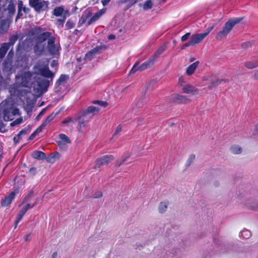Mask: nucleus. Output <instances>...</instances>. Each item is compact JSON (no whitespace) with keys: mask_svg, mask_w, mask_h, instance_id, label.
Listing matches in <instances>:
<instances>
[{"mask_svg":"<svg viewBox=\"0 0 258 258\" xmlns=\"http://www.w3.org/2000/svg\"><path fill=\"white\" fill-rule=\"evenodd\" d=\"M49 61L47 59L39 60L34 66V73L45 78L38 81V85L42 90H45L50 85V83L54 77V73L49 70Z\"/></svg>","mask_w":258,"mask_h":258,"instance_id":"1","label":"nucleus"},{"mask_svg":"<svg viewBox=\"0 0 258 258\" xmlns=\"http://www.w3.org/2000/svg\"><path fill=\"white\" fill-rule=\"evenodd\" d=\"M99 110L100 108L98 107L90 106L80 112L79 116L76 119V121L79 122V130L81 132L84 131L87 123Z\"/></svg>","mask_w":258,"mask_h":258,"instance_id":"2","label":"nucleus"},{"mask_svg":"<svg viewBox=\"0 0 258 258\" xmlns=\"http://www.w3.org/2000/svg\"><path fill=\"white\" fill-rule=\"evenodd\" d=\"M242 20V18H235L228 21L225 24L222 30L217 33L216 39L218 40H221L226 38L234 26L240 22Z\"/></svg>","mask_w":258,"mask_h":258,"instance_id":"3","label":"nucleus"},{"mask_svg":"<svg viewBox=\"0 0 258 258\" xmlns=\"http://www.w3.org/2000/svg\"><path fill=\"white\" fill-rule=\"evenodd\" d=\"M16 84L24 87H31L34 83L33 74L28 71L16 77Z\"/></svg>","mask_w":258,"mask_h":258,"instance_id":"4","label":"nucleus"},{"mask_svg":"<svg viewBox=\"0 0 258 258\" xmlns=\"http://www.w3.org/2000/svg\"><path fill=\"white\" fill-rule=\"evenodd\" d=\"M216 25V24H213L211 26L208 27L203 33L192 34L190 39V43H191L192 45H194L202 42L205 38L215 27Z\"/></svg>","mask_w":258,"mask_h":258,"instance_id":"5","label":"nucleus"},{"mask_svg":"<svg viewBox=\"0 0 258 258\" xmlns=\"http://www.w3.org/2000/svg\"><path fill=\"white\" fill-rule=\"evenodd\" d=\"M154 58L151 57L148 60L143 63L140 66H139L138 62H136L132 69L130 71V74H134L137 71H143L145 70L150 68L151 66L153 65L155 62Z\"/></svg>","mask_w":258,"mask_h":258,"instance_id":"6","label":"nucleus"},{"mask_svg":"<svg viewBox=\"0 0 258 258\" xmlns=\"http://www.w3.org/2000/svg\"><path fill=\"white\" fill-rule=\"evenodd\" d=\"M203 81H208L210 82L209 88L212 89L213 88L218 86L219 84H221L223 82H228V80L223 79L217 78L215 75H212L208 77H205L203 78Z\"/></svg>","mask_w":258,"mask_h":258,"instance_id":"7","label":"nucleus"},{"mask_svg":"<svg viewBox=\"0 0 258 258\" xmlns=\"http://www.w3.org/2000/svg\"><path fill=\"white\" fill-rule=\"evenodd\" d=\"M30 5L36 11H44L48 8V2L44 0H29Z\"/></svg>","mask_w":258,"mask_h":258,"instance_id":"8","label":"nucleus"},{"mask_svg":"<svg viewBox=\"0 0 258 258\" xmlns=\"http://www.w3.org/2000/svg\"><path fill=\"white\" fill-rule=\"evenodd\" d=\"M47 49L48 51L52 55L57 54L60 46L59 44H55V38L51 37L47 41Z\"/></svg>","mask_w":258,"mask_h":258,"instance_id":"9","label":"nucleus"},{"mask_svg":"<svg viewBox=\"0 0 258 258\" xmlns=\"http://www.w3.org/2000/svg\"><path fill=\"white\" fill-rule=\"evenodd\" d=\"M113 160V157L112 155H109L103 156L96 161V166L94 168H96L101 166L105 165Z\"/></svg>","mask_w":258,"mask_h":258,"instance_id":"10","label":"nucleus"},{"mask_svg":"<svg viewBox=\"0 0 258 258\" xmlns=\"http://www.w3.org/2000/svg\"><path fill=\"white\" fill-rule=\"evenodd\" d=\"M170 101L176 103H187L190 101V99L186 96L179 94H174L171 97Z\"/></svg>","mask_w":258,"mask_h":258,"instance_id":"11","label":"nucleus"},{"mask_svg":"<svg viewBox=\"0 0 258 258\" xmlns=\"http://www.w3.org/2000/svg\"><path fill=\"white\" fill-rule=\"evenodd\" d=\"M52 14L56 17L70 15L69 10L65 9L63 6L55 7L53 11Z\"/></svg>","mask_w":258,"mask_h":258,"instance_id":"12","label":"nucleus"},{"mask_svg":"<svg viewBox=\"0 0 258 258\" xmlns=\"http://www.w3.org/2000/svg\"><path fill=\"white\" fill-rule=\"evenodd\" d=\"M14 0H2V2L5 4L3 11H8L10 14H13L15 12V7L14 3Z\"/></svg>","mask_w":258,"mask_h":258,"instance_id":"13","label":"nucleus"},{"mask_svg":"<svg viewBox=\"0 0 258 258\" xmlns=\"http://www.w3.org/2000/svg\"><path fill=\"white\" fill-rule=\"evenodd\" d=\"M106 11V8H103L97 13H95L94 15L87 22V25H90L94 22L98 20L105 13Z\"/></svg>","mask_w":258,"mask_h":258,"instance_id":"14","label":"nucleus"},{"mask_svg":"<svg viewBox=\"0 0 258 258\" xmlns=\"http://www.w3.org/2000/svg\"><path fill=\"white\" fill-rule=\"evenodd\" d=\"M18 192V189H15L14 191L11 192L9 196L6 197L5 199L3 200L2 202V205L3 206H7L9 205L11 203L16 195Z\"/></svg>","mask_w":258,"mask_h":258,"instance_id":"15","label":"nucleus"},{"mask_svg":"<svg viewBox=\"0 0 258 258\" xmlns=\"http://www.w3.org/2000/svg\"><path fill=\"white\" fill-rule=\"evenodd\" d=\"M14 56V51L12 49L11 50L7 55V60L4 62V70L6 71H10L11 70V61L12 59Z\"/></svg>","mask_w":258,"mask_h":258,"instance_id":"16","label":"nucleus"},{"mask_svg":"<svg viewBox=\"0 0 258 258\" xmlns=\"http://www.w3.org/2000/svg\"><path fill=\"white\" fill-rule=\"evenodd\" d=\"M182 91L184 93L194 95L198 94V89L191 85L187 84L183 86Z\"/></svg>","mask_w":258,"mask_h":258,"instance_id":"17","label":"nucleus"},{"mask_svg":"<svg viewBox=\"0 0 258 258\" xmlns=\"http://www.w3.org/2000/svg\"><path fill=\"white\" fill-rule=\"evenodd\" d=\"M51 37H53L52 36L51 33L49 32H43L37 36L36 38V41L43 43L47 39L48 40L49 38H51Z\"/></svg>","mask_w":258,"mask_h":258,"instance_id":"18","label":"nucleus"},{"mask_svg":"<svg viewBox=\"0 0 258 258\" xmlns=\"http://www.w3.org/2000/svg\"><path fill=\"white\" fill-rule=\"evenodd\" d=\"M12 106H6L3 110V118L5 121H9L10 120H13V117L12 115Z\"/></svg>","mask_w":258,"mask_h":258,"instance_id":"19","label":"nucleus"},{"mask_svg":"<svg viewBox=\"0 0 258 258\" xmlns=\"http://www.w3.org/2000/svg\"><path fill=\"white\" fill-rule=\"evenodd\" d=\"M45 48V43L36 41V44L34 47V52L37 55H40L44 51Z\"/></svg>","mask_w":258,"mask_h":258,"instance_id":"20","label":"nucleus"},{"mask_svg":"<svg viewBox=\"0 0 258 258\" xmlns=\"http://www.w3.org/2000/svg\"><path fill=\"white\" fill-rule=\"evenodd\" d=\"M29 208H31V205H30V204L28 203L27 205H26V206H24L22 209V210H21V211L20 212V213L18 216L17 220L15 222V227H16L17 226L18 224L19 223L20 221L22 219V218H23L24 215L25 214L26 212L27 211V210Z\"/></svg>","mask_w":258,"mask_h":258,"instance_id":"21","label":"nucleus"},{"mask_svg":"<svg viewBox=\"0 0 258 258\" xmlns=\"http://www.w3.org/2000/svg\"><path fill=\"white\" fill-rule=\"evenodd\" d=\"M10 22L8 20H2L0 22V34H3L7 31L9 28Z\"/></svg>","mask_w":258,"mask_h":258,"instance_id":"22","label":"nucleus"},{"mask_svg":"<svg viewBox=\"0 0 258 258\" xmlns=\"http://www.w3.org/2000/svg\"><path fill=\"white\" fill-rule=\"evenodd\" d=\"M99 50L100 48L99 47H96L88 52L85 55V59L87 60H91L96 54L98 53Z\"/></svg>","mask_w":258,"mask_h":258,"instance_id":"23","label":"nucleus"},{"mask_svg":"<svg viewBox=\"0 0 258 258\" xmlns=\"http://www.w3.org/2000/svg\"><path fill=\"white\" fill-rule=\"evenodd\" d=\"M169 205V202L167 201H164L160 203L158 210L159 213H164L167 209Z\"/></svg>","mask_w":258,"mask_h":258,"instance_id":"24","label":"nucleus"},{"mask_svg":"<svg viewBox=\"0 0 258 258\" xmlns=\"http://www.w3.org/2000/svg\"><path fill=\"white\" fill-rule=\"evenodd\" d=\"M199 63V62L198 61L191 64L186 69V74L188 75H192L198 67Z\"/></svg>","mask_w":258,"mask_h":258,"instance_id":"25","label":"nucleus"},{"mask_svg":"<svg viewBox=\"0 0 258 258\" xmlns=\"http://www.w3.org/2000/svg\"><path fill=\"white\" fill-rule=\"evenodd\" d=\"M230 150L231 152L234 154H239L242 152V148L237 145H234L230 147Z\"/></svg>","mask_w":258,"mask_h":258,"instance_id":"26","label":"nucleus"},{"mask_svg":"<svg viewBox=\"0 0 258 258\" xmlns=\"http://www.w3.org/2000/svg\"><path fill=\"white\" fill-rule=\"evenodd\" d=\"M32 157L35 159L41 160L45 158V154L41 151H36L33 153Z\"/></svg>","mask_w":258,"mask_h":258,"instance_id":"27","label":"nucleus"},{"mask_svg":"<svg viewBox=\"0 0 258 258\" xmlns=\"http://www.w3.org/2000/svg\"><path fill=\"white\" fill-rule=\"evenodd\" d=\"M166 46L165 45H162L158 49L155 53L154 55L152 57L154 58V60L155 61L156 58L158 57L160 54H161L166 49Z\"/></svg>","mask_w":258,"mask_h":258,"instance_id":"28","label":"nucleus"},{"mask_svg":"<svg viewBox=\"0 0 258 258\" xmlns=\"http://www.w3.org/2000/svg\"><path fill=\"white\" fill-rule=\"evenodd\" d=\"M240 236L244 239H248L251 236V232L246 229H243L240 233Z\"/></svg>","mask_w":258,"mask_h":258,"instance_id":"29","label":"nucleus"},{"mask_svg":"<svg viewBox=\"0 0 258 258\" xmlns=\"http://www.w3.org/2000/svg\"><path fill=\"white\" fill-rule=\"evenodd\" d=\"M91 14L89 11H85L82 15L80 19V22L82 24H84L87 22V20L90 17Z\"/></svg>","mask_w":258,"mask_h":258,"instance_id":"30","label":"nucleus"},{"mask_svg":"<svg viewBox=\"0 0 258 258\" xmlns=\"http://www.w3.org/2000/svg\"><path fill=\"white\" fill-rule=\"evenodd\" d=\"M245 66L249 69L254 68L258 66V62L254 61H247L245 63Z\"/></svg>","mask_w":258,"mask_h":258,"instance_id":"31","label":"nucleus"},{"mask_svg":"<svg viewBox=\"0 0 258 258\" xmlns=\"http://www.w3.org/2000/svg\"><path fill=\"white\" fill-rule=\"evenodd\" d=\"M54 114H50L46 118L41 124L45 127L54 119Z\"/></svg>","mask_w":258,"mask_h":258,"instance_id":"32","label":"nucleus"},{"mask_svg":"<svg viewBox=\"0 0 258 258\" xmlns=\"http://www.w3.org/2000/svg\"><path fill=\"white\" fill-rule=\"evenodd\" d=\"M18 39L17 35H13L9 38V42L7 43L9 44V48H10L11 45H13L17 41Z\"/></svg>","mask_w":258,"mask_h":258,"instance_id":"33","label":"nucleus"},{"mask_svg":"<svg viewBox=\"0 0 258 258\" xmlns=\"http://www.w3.org/2000/svg\"><path fill=\"white\" fill-rule=\"evenodd\" d=\"M153 7V2L151 0L146 1L143 4V9L145 11L151 9Z\"/></svg>","mask_w":258,"mask_h":258,"instance_id":"34","label":"nucleus"},{"mask_svg":"<svg viewBox=\"0 0 258 258\" xmlns=\"http://www.w3.org/2000/svg\"><path fill=\"white\" fill-rule=\"evenodd\" d=\"M68 79V76L64 75H61L58 80H57L56 83L58 85H61L63 83H64Z\"/></svg>","mask_w":258,"mask_h":258,"instance_id":"35","label":"nucleus"},{"mask_svg":"<svg viewBox=\"0 0 258 258\" xmlns=\"http://www.w3.org/2000/svg\"><path fill=\"white\" fill-rule=\"evenodd\" d=\"M59 139L61 141L64 142L65 143H71V141L69 138L64 134H61L59 135Z\"/></svg>","mask_w":258,"mask_h":258,"instance_id":"36","label":"nucleus"},{"mask_svg":"<svg viewBox=\"0 0 258 258\" xmlns=\"http://www.w3.org/2000/svg\"><path fill=\"white\" fill-rule=\"evenodd\" d=\"M68 16H63V17H62V18L57 19L56 23V25L58 27H62L66 19Z\"/></svg>","mask_w":258,"mask_h":258,"instance_id":"37","label":"nucleus"},{"mask_svg":"<svg viewBox=\"0 0 258 258\" xmlns=\"http://www.w3.org/2000/svg\"><path fill=\"white\" fill-rule=\"evenodd\" d=\"M22 121H23V118L22 117H20L16 119L14 121L12 122L11 123V125L12 126H14L19 125L22 123Z\"/></svg>","mask_w":258,"mask_h":258,"instance_id":"38","label":"nucleus"},{"mask_svg":"<svg viewBox=\"0 0 258 258\" xmlns=\"http://www.w3.org/2000/svg\"><path fill=\"white\" fill-rule=\"evenodd\" d=\"M75 26V23L73 22L72 20L69 19L66 24V27L67 28V29H72L73 28H74Z\"/></svg>","mask_w":258,"mask_h":258,"instance_id":"39","label":"nucleus"},{"mask_svg":"<svg viewBox=\"0 0 258 258\" xmlns=\"http://www.w3.org/2000/svg\"><path fill=\"white\" fill-rule=\"evenodd\" d=\"M195 158V156L193 154H191L189 156V158H188V160H187L186 165L187 166L191 164V163H192L193 162Z\"/></svg>","mask_w":258,"mask_h":258,"instance_id":"40","label":"nucleus"},{"mask_svg":"<svg viewBox=\"0 0 258 258\" xmlns=\"http://www.w3.org/2000/svg\"><path fill=\"white\" fill-rule=\"evenodd\" d=\"M45 29L42 28L40 27H36L33 29L34 33L38 34L41 33L42 31H44Z\"/></svg>","mask_w":258,"mask_h":258,"instance_id":"41","label":"nucleus"},{"mask_svg":"<svg viewBox=\"0 0 258 258\" xmlns=\"http://www.w3.org/2000/svg\"><path fill=\"white\" fill-rule=\"evenodd\" d=\"M95 104H97L100 106H103L105 107L107 105V103L105 101H95L93 102Z\"/></svg>","mask_w":258,"mask_h":258,"instance_id":"42","label":"nucleus"},{"mask_svg":"<svg viewBox=\"0 0 258 258\" xmlns=\"http://www.w3.org/2000/svg\"><path fill=\"white\" fill-rule=\"evenodd\" d=\"M11 112H12L11 115H13V117H14V116H15L16 115L20 114V111H19V109L18 108L13 109L12 107Z\"/></svg>","mask_w":258,"mask_h":258,"instance_id":"43","label":"nucleus"},{"mask_svg":"<svg viewBox=\"0 0 258 258\" xmlns=\"http://www.w3.org/2000/svg\"><path fill=\"white\" fill-rule=\"evenodd\" d=\"M190 36V33L189 32L186 33L185 34L181 37V40L182 42H184L187 40Z\"/></svg>","mask_w":258,"mask_h":258,"instance_id":"44","label":"nucleus"},{"mask_svg":"<svg viewBox=\"0 0 258 258\" xmlns=\"http://www.w3.org/2000/svg\"><path fill=\"white\" fill-rule=\"evenodd\" d=\"M34 194L33 190H31L29 191L28 194L23 199V202L24 203L26 202L31 196H33Z\"/></svg>","mask_w":258,"mask_h":258,"instance_id":"45","label":"nucleus"},{"mask_svg":"<svg viewBox=\"0 0 258 258\" xmlns=\"http://www.w3.org/2000/svg\"><path fill=\"white\" fill-rule=\"evenodd\" d=\"M46 109H47V107H45L44 108H43L40 112V113L38 114V115L36 116V120H39L40 119V118L41 117V116L44 114V113L45 112V111H46Z\"/></svg>","mask_w":258,"mask_h":258,"instance_id":"46","label":"nucleus"},{"mask_svg":"<svg viewBox=\"0 0 258 258\" xmlns=\"http://www.w3.org/2000/svg\"><path fill=\"white\" fill-rule=\"evenodd\" d=\"M121 131V127L120 125H118L116 128V130L113 135L112 138H114L118 133Z\"/></svg>","mask_w":258,"mask_h":258,"instance_id":"47","label":"nucleus"},{"mask_svg":"<svg viewBox=\"0 0 258 258\" xmlns=\"http://www.w3.org/2000/svg\"><path fill=\"white\" fill-rule=\"evenodd\" d=\"M27 134V130H22L18 134V139H21V137L22 136V135H25Z\"/></svg>","mask_w":258,"mask_h":258,"instance_id":"48","label":"nucleus"},{"mask_svg":"<svg viewBox=\"0 0 258 258\" xmlns=\"http://www.w3.org/2000/svg\"><path fill=\"white\" fill-rule=\"evenodd\" d=\"M72 121H73V120L71 117H68L62 121V123L63 124H66V123H68L69 122H71Z\"/></svg>","mask_w":258,"mask_h":258,"instance_id":"49","label":"nucleus"},{"mask_svg":"<svg viewBox=\"0 0 258 258\" xmlns=\"http://www.w3.org/2000/svg\"><path fill=\"white\" fill-rule=\"evenodd\" d=\"M44 127L43 126H42V124H41V125L38 127L34 132L35 133V134L36 135H37L38 133H40L42 129L44 128Z\"/></svg>","mask_w":258,"mask_h":258,"instance_id":"50","label":"nucleus"},{"mask_svg":"<svg viewBox=\"0 0 258 258\" xmlns=\"http://www.w3.org/2000/svg\"><path fill=\"white\" fill-rule=\"evenodd\" d=\"M191 45H192V44H191V43H190V41L189 40L188 42L184 43L182 46H181V49H184V48H185L186 47H188L189 46H191Z\"/></svg>","mask_w":258,"mask_h":258,"instance_id":"51","label":"nucleus"},{"mask_svg":"<svg viewBox=\"0 0 258 258\" xmlns=\"http://www.w3.org/2000/svg\"><path fill=\"white\" fill-rule=\"evenodd\" d=\"M60 157V154L58 152H55L53 153L52 158L53 159H58Z\"/></svg>","mask_w":258,"mask_h":258,"instance_id":"52","label":"nucleus"},{"mask_svg":"<svg viewBox=\"0 0 258 258\" xmlns=\"http://www.w3.org/2000/svg\"><path fill=\"white\" fill-rule=\"evenodd\" d=\"M111 0H101V3L103 6H107Z\"/></svg>","mask_w":258,"mask_h":258,"instance_id":"53","label":"nucleus"},{"mask_svg":"<svg viewBox=\"0 0 258 258\" xmlns=\"http://www.w3.org/2000/svg\"><path fill=\"white\" fill-rule=\"evenodd\" d=\"M167 256L168 258H172V257H174V258H178L177 256H176L175 255H173V253H171V252H168L167 253Z\"/></svg>","mask_w":258,"mask_h":258,"instance_id":"54","label":"nucleus"},{"mask_svg":"<svg viewBox=\"0 0 258 258\" xmlns=\"http://www.w3.org/2000/svg\"><path fill=\"white\" fill-rule=\"evenodd\" d=\"M57 143L60 148H65V144L62 141H58Z\"/></svg>","mask_w":258,"mask_h":258,"instance_id":"55","label":"nucleus"},{"mask_svg":"<svg viewBox=\"0 0 258 258\" xmlns=\"http://www.w3.org/2000/svg\"><path fill=\"white\" fill-rule=\"evenodd\" d=\"M102 196V193L100 191L98 192L95 195H94L93 197L95 198H98L101 197Z\"/></svg>","mask_w":258,"mask_h":258,"instance_id":"56","label":"nucleus"},{"mask_svg":"<svg viewBox=\"0 0 258 258\" xmlns=\"http://www.w3.org/2000/svg\"><path fill=\"white\" fill-rule=\"evenodd\" d=\"M250 43L249 42H246V43H243L242 44V47L243 48H246L247 47H248Z\"/></svg>","mask_w":258,"mask_h":258,"instance_id":"57","label":"nucleus"},{"mask_svg":"<svg viewBox=\"0 0 258 258\" xmlns=\"http://www.w3.org/2000/svg\"><path fill=\"white\" fill-rule=\"evenodd\" d=\"M2 0H0V12L3 11V7L5 6V4L2 2Z\"/></svg>","mask_w":258,"mask_h":258,"instance_id":"58","label":"nucleus"},{"mask_svg":"<svg viewBox=\"0 0 258 258\" xmlns=\"http://www.w3.org/2000/svg\"><path fill=\"white\" fill-rule=\"evenodd\" d=\"M57 64V61L55 60H52V61L51 62V66L52 67H54L55 66H56Z\"/></svg>","mask_w":258,"mask_h":258,"instance_id":"59","label":"nucleus"},{"mask_svg":"<svg viewBox=\"0 0 258 258\" xmlns=\"http://www.w3.org/2000/svg\"><path fill=\"white\" fill-rule=\"evenodd\" d=\"M30 234H26V235H25L24 236V239L25 241H28L29 239H30Z\"/></svg>","mask_w":258,"mask_h":258,"instance_id":"60","label":"nucleus"},{"mask_svg":"<svg viewBox=\"0 0 258 258\" xmlns=\"http://www.w3.org/2000/svg\"><path fill=\"white\" fill-rule=\"evenodd\" d=\"M57 256V253L56 252H53L51 256V258H56Z\"/></svg>","mask_w":258,"mask_h":258,"instance_id":"61","label":"nucleus"},{"mask_svg":"<svg viewBox=\"0 0 258 258\" xmlns=\"http://www.w3.org/2000/svg\"><path fill=\"white\" fill-rule=\"evenodd\" d=\"M254 78L255 79H258V70L255 71L254 75Z\"/></svg>","mask_w":258,"mask_h":258,"instance_id":"62","label":"nucleus"},{"mask_svg":"<svg viewBox=\"0 0 258 258\" xmlns=\"http://www.w3.org/2000/svg\"><path fill=\"white\" fill-rule=\"evenodd\" d=\"M108 38L109 40L114 39L115 38V36L114 35H110L108 36Z\"/></svg>","mask_w":258,"mask_h":258,"instance_id":"63","label":"nucleus"},{"mask_svg":"<svg viewBox=\"0 0 258 258\" xmlns=\"http://www.w3.org/2000/svg\"><path fill=\"white\" fill-rule=\"evenodd\" d=\"M19 140L20 139H18V135H17V136H16L14 138V141L15 142H18Z\"/></svg>","mask_w":258,"mask_h":258,"instance_id":"64","label":"nucleus"}]
</instances>
